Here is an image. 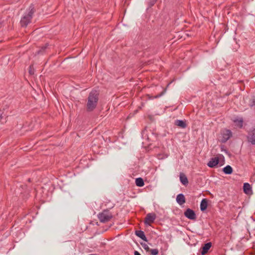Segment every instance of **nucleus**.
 Instances as JSON below:
<instances>
[{
	"mask_svg": "<svg viewBox=\"0 0 255 255\" xmlns=\"http://www.w3.org/2000/svg\"><path fill=\"white\" fill-rule=\"evenodd\" d=\"M99 100V93L96 90L92 91L88 97L87 111H93L97 107Z\"/></svg>",
	"mask_w": 255,
	"mask_h": 255,
	"instance_id": "f257e3e1",
	"label": "nucleus"
},
{
	"mask_svg": "<svg viewBox=\"0 0 255 255\" xmlns=\"http://www.w3.org/2000/svg\"><path fill=\"white\" fill-rule=\"evenodd\" d=\"M35 12L33 4H31L28 9V12H25L20 20V23L22 27H26L31 21L33 13Z\"/></svg>",
	"mask_w": 255,
	"mask_h": 255,
	"instance_id": "f03ea898",
	"label": "nucleus"
},
{
	"mask_svg": "<svg viewBox=\"0 0 255 255\" xmlns=\"http://www.w3.org/2000/svg\"><path fill=\"white\" fill-rule=\"evenodd\" d=\"M101 222L105 223L110 221L113 217L112 213L108 210H104L98 215Z\"/></svg>",
	"mask_w": 255,
	"mask_h": 255,
	"instance_id": "7ed1b4c3",
	"label": "nucleus"
},
{
	"mask_svg": "<svg viewBox=\"0 0 255 255\" xmlns=\"http://www.w3.org/2000/svg\"><path fill=\"white\" fill-rule=\"evenodd\" d=\"M221 142L222 143H225L232 137V132L230 129H224L221 130Z\"/></svg>",
	"mask_w": 255,
	"mask_h": 255,
	"instance_id": "20e7f679",
	"label": "nucleus"
},
{
	"mask_svg": "<svg viewBox=\"0 0 255 255\" xmlns=\"http://www.w3.org/2000/svg\"><path fill=\"white\" fill-rule=\"evenodd\" d=\"M156 219V215L154 213H148L146 215L144 223L146 225L150 226Z\"/></svg>",
	"mask_w": 255,
	"mask_h": 255,
	"instance_id": "39448f33",
	"label": "nucleus"
},
{
	"mask_svg": "<svg viewBox=\"0 0 255 255\" xmlns=\"http://www.w3.org/2000/svg\"><path fill=\"white\" fill-rule=\"evenodd\" d=\"M184 215L186 218L191 220H195L196 219L195 212L190 208H188L184 212Z\"/></svg>",
	"mask_w": 255,
	"mask_h": 255,
	"instance_id": "423d86ee",
	"label": "nucleus"
},
{
	"mask_svg": "<svg viewBox=\"0 0 255 255\" xmlns=\"http://www.w3.org/2000/svg\"><path fill=\"white\" fill-rule=\"evenodd\" d=\"M248 140L253 145H255V128L251 129L247 136Z\"/></svg>",
	"mask_w": 255,
	"mask_h": 255,
	"instance_id": "0eeeda50",
	"label": "nucleus"
},
{
	"mask_svg": "<svg viewBox=\"0 0 255 255\" xmlns=\"http://www.w3.org/2000/svg\"><path fill=\"white\" fill-rule=\"evenodd\" d=\"M233 122L235 124L236 126L240 128H242L243 127L244 120L243 118H235L233 120Z\"/></svg>",
	"mask_w": 255,
	"mask_h": 255,
	"instance_id": "6e6552de",
	"label": "nucleus"
},
{
	"mask_svg": "<svg viewBox=\"0 0 255 255\" xmlns=\"http://www.w3.org/2000/svg\"><path fill=\"white\" fill-rule=\"evenodd\" d=\"M219 162L218 157L212 158L207 163V165L210 167L213 168L216 166L219 163Z\"/></svg>",
	"mask_w": 255,
	"mask_h": 255,
	"instance_id": "1a4fd4ad",
	"label": "nucleus"
},
{
	"mask_svg": "<svg viewBox=\"0 0 255 255\" xmlns=\"http://www.w3.org/2000/svg\"><path fill=\"white\" fill-rule=\"evenodd\" d=\"M185 198L183 194H179L176 197V202L180 205H182L185 203Z\"/></svg>",
	"mask_w": 255,
	"mask_h": 255,
	"instance_id": "9d476101",
	"label": "nucleus"
},
{
	"mask_svg": "<svg viewBox=\"0 0 255 255\" xmlns=\"http://www.w3.org/2000/svg\"><path fill=\"white\" fill-rule=\"evenodd\" d=\"M179 178L180 181L183 185H187L188 184V180L185 174L183 173H180Z\"/></svg>",
	"mask_w": 255,
	"mask_h": 255,
	"instance_id": "9b49d317",
	"label": "nucleus"
},
{
	"mask_svg": "<svg viewBox=\"0 0 255 255\" xmlns=\"http://www.w3.org/2000/svg\"><path fill=\"white\" fill-rule=\"evenodd\" d=\"M244 192L247 194H250L252 193V187L248 183H245L243 185Z\"/></svg>",
	"mask_w": 255,
	"mask_h": 255,
	"instance_id": "f8f14e48",
	"label": "nucleus"
},
{
	"mask_svg": "<svg viewBox=\"0 0 255 255\" xmlns=\"http://www.w3.org/2000/svg\"><path fill=\"white\" fill-rule=\"evenodd\" d=\"M211 246L212 244L210 242L205 244L204 246L202 247L201 254L202 255L206 254L208 252L209 250L210 249Z\"/></svg>",
	"mask_w": 255,
	"mask_h": 255,
	"instance_id": "ddd939ff",
	"label": "nucleus"
},
{
	"mask_svg": "<svg viewBox=\"0 0 255 255\" xmlns=\"http://www.w3.org/2000/svg\"><path fill=\"white\" fill-rule=\"evenodd\" d=\"M135 234L139 238L143 240V241L147 242V238L144 234V233L141 230L136 231Z\"/></svg>",
	"mask_w": 255,
	"mask_h": 255,
	"instance_id": "4468645a",
	"label": "nucleus"
},
{
	"mask_svg": "<svg viewBox=\"0 0 255 255\" xmlns=\"http://www.w3.org/2000/svg\"><path fill=\"white\" fill-rule=\"evenodd\" d=\"M207 206H208L207 200L206 199H203L201 201V203H200V210L202 211H205L207 209Z\"/></svg>",
	"mask_w": 255,
	"mask_h": 255,
	"instance_id": "2eb2a0df",
	"label": "nucleus"
},
{
	"mask_svg": "<svg viewBox=\"0 0 255 255\" xmlns=\"http://www.w3.org/2000/svg\"><path fill=\"white\" fill-rule=\"evenodd\" d=\"M175 125L182 128H185L187 126L186 124L184 121L177 120L175 121Z\"/></svg>",
	"mask_w": 255,
	"mask_h": 255,
	"instance_id": "dca6fc26",
	"label": "nucleus"
},
{
	"mask_svg": "<svg viewBox=\"0 0 255 255\" xmlns=\"http://www.w3.org/2000/svg\"><path fill=\"white\" fill-rule=\"evenodd\" d=\"M223 171L226 174H231L233 172V168L230 165H227L223 169Z\"/></svg>",
	"mask_w": 255,
	"mask_h": 255,
	"instance_id": "f3484780",
	"label": "nucleus"
},
{
	"mask_svg": "<svg viewBox=\"0 0 255 255\" xmlns=\"http://www.w3.org/2000/svg\"><path fill=\"white\" fill-rule=\"evenodd\" d=\"M135 184L138 187H142L144 185V181L142 178L139 177L135 179Z\"/></svg>",
	"mask_w": 255,
	"mask_h": 255,
	"instance_id": "a211bd4d",
	"label": "nucleus"
},
{
	"mask_svg": "<svg viewBox=\"0 0 255 255\" xmlns=\"http://www.w3.org/2000/svg\"><path fill=\"white\" fill-rule=\"evenodd\" d=\"M27 188V186L25 185H21L20 186V188L18 190L20 191V194H23L26 192V189Z\"/></svg>",
	"mask_w": 255,
	"mask_h": 255,
	"instance_id": "6ab92c4d",
	"label": "nucleus"
},
{
	"mask_svg": "<svg viewBox=\"0 0 255 255\" xmlns=\"http://www.w3.org/2000/svg\"><path fill=\"white\" fill-rule=\"evenodd\" d=\"M141 245L142 246V247H143V248L146 251V252H148L149 251V250H150L149 247H148V246L145 243H141Z\"/></svg>",
	"mask_w": 255,
	"mask_h": 255,
	"instance_id": "aec40b11",
	"label": "nucleus"
},
{
	"mask_svg": "<svg viewBox=\"0 0 255 255\" xmlns=\"http://www.w3.org/2000/svg\"><path fill=\"white\" fill-rule=\"evenodd\" d=\"M149 251L152 255H157L158 254V250L157 249H151Z\"/></svg>",
	"mask_w": 255,
	"mask_h": 255,
	"instance_id": "412c9836",
	"label": "nucleus"
},
{
	"mask_svg": "<svg viewBox=\"0 0 255 255\" xmlns=\"http://www.w3.org/2000/svg\"><path fill=\"white\" fill-rule=\"evenodd\" d=\"M156 2L155 0H149L148 3L149 7L152 6Z\"/></svg>",
	"mask_w": 255,
	"mask_h": 255,
	"instance_id": "4be33fe9",
	"label": "nucleus"
},
{
	"mask_svg": "<svg viewBox=\"0 0 255 255\" xmlns=\"http://www.w3.org/2000/svg\"><path fill=\"white\" fill-rule=\"evenodd\" d=\"M29 73L30 75H32L34 74V72L31 69V66H30L29 67Z\"/></svg>",
	"mask_w": 255,
	"mask_h": 255,
	"instance_id": "5701e85b",
	"label": "nucleus"
},
{
	"mask_svg": "<svg viewBox=\"0 0 255 255\" xmlns=\"http://www.w3.org/2000/svg\"><path fill=\"white\" fill-rule=\"evenodd\" d=\"M134 255H141L140 254V253L138 252L135 251L134 252Z\"/></svg>",
	"mask_w": 255,
	"mask_h": 255,
	"instance_id": "b1692460",
	"label": "nucleus"
},
{
	"mask_svg": "<svg viewBox=\"0 0 255 255\" xmlns=\"http://www.w3.org/2000/svg\"><path fill=\"white\" fill-rule=\"evenodd\" d=\"M252 105V106L255 105V98L253 100Z\"/></svg>",
	"mask_w": 255,
	"mask_h": 255,
	"instance_id": "393cba45",
	"label": "nucleus"
},
{
	"mask_svg": "<svg viewBox=\"0 0 255 255\" xmlns=\"http://www.w3.org/2000/svg\"><path fill=\"white\" fill-rule=\"evenodd\" d=\"M47 46H48V45H47V44H46V45H45V46H44V47H43L42 48V50H44V49H45L47 48Z\"/></svg>",
	"mask_w": 255,
	"mask_h": 255,
	"instance_id": "a878e982",
	"label": "nucleus"
},
{
	"mask_svg": "<svg viewBox=\"0 0 255 255\" xmlns=\"http://www.w3.org/2000/svg\"><path fill=\"white\" fill-rule=\"evenodd\" d=\"M161 95H162V94H160V95H157L155 97H156V98H159V97H160Z\"/></svg>",
	"mask_w": 255,
	"mask_h": 255,
	"instance_id": "bb28decb",
	"label": "nucleus"
},
{
	"mask_svg": "<svg viewBox=\"0 0 255 255\" xmlns=\"http://www.w3.org/2000/svg\"><path fill=\"white\" fill-rule=\"evenodd\" d=\"M28 182H31V179H30V178H29V179H28Z\"/></svg>",
	"mask_w": 255,
	"mask_h": 255,
	"instance_id": "cd10ccee",
	"label": "nucleus"
},
{
	"mask_svg": "<svg viewBox=\"0 0 255 255\" xmlns=\"http://www.w3.org/2000/svg\"><path fill=\"white\" fill-rule=\"evenodd\" d=\"M1 23L0 22V28L1 27Z\"/></svg>",
	"mask_w": 255,
	"mask_h": 255,
	"instance_id": "c85d7f7f",
	"label": "nucleus"
},
{
	"mask_svg": "<svg viewBox=\"0 0 255 255\" xmlns=\"http://www.w3.org/2000/svg\"><path fill=\"white\" fill-rule=\"evenodd\" d=\"M41 52V50L38 51V53H40Z\"/></svg>",
	"mask_w": 255,
	"mask_h": 255,
	"instance_id": "c756f323",
	"label": "nucleus"
},
{
	"mask_svg": "<svg viewBox=\"0 0 255 255\" xmlns=\"http://www.w3.org/2000/svg\"><path fill=\"white\" fill-rule=\"evenodd\" d=\"M2 118L1 116L0 115V118Z\"/></svg>",
	"mask_w": 255,
	"mask_h": 255,
	"instance_id": "7c9ffc66",
	"label": "nucleus"
},
{
	"mask_svg": "<svg viewBox=\"0 0 255 255\" xmlns=\"http://www.w3.org/2000/svg\"><path fill=\"white\" fill-rule=\"evenodd\" d=\"M156 1H157V0H155Z\"/></svg>",
	"mask_w": 255,
	"mask_h": 255,
	"instance_id": "2f4dec72",
	"label": "nucleus"
}]
</instances>
